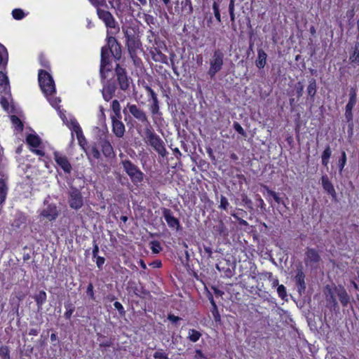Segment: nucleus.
<instances>
[{"label": "nucleus", "mask_w": 359, "mask_h": 359, "mask_svg": "<svg viewBox=\"0 0 359 359\" xmlns=\"http://www.w3.org/2000/svg\"><path fill=\"white\" fill-rule=\"evenodd\" d=\"M121 164L134 184L141 183L144 180V173L132 161L124 160L121 161Z\"/></svg>", "instance_id": "nucleus-1"}, {"label": "nucleus", "mask_w": 359, "mask_h": 359, "mask_svg": "<svg viewBox=\"0 0 359 359\" xmlns=\"http://www.w3.org/2000/svg\"><path fill=\"white\" fill-rule=\"evenodd\" d=\"M39 83L43 92L46 95H51L55 93L54 81L46 71L41 69L39 72Z\"/></svg>", "instance_id": "nucleus-2"}, {"label": "nucleus", "mask_w": 359, "mask_h": 359, "mask_svg": "<svg viewBox=\"0 0 359 359\" xmlns=\"http://www.w3.org/2000/svg\"><path fill=\"white\" fill-rule=\"evenodd\" d=\"M145 134L149 144L156 151V152L162 157L166 156L168 152L165 148L164 142L160 137L149 129L146 130Z\"/></svg>", "instance_id": "nucleus-3"}, {"label": "nucleus", "mask_w": 359, "mask_h": 359, "mask_svg": "<svg viewBox=\"0 0 359 359\" xmlns=\"http://www.w3.org/2000/svg\"><path fill=\"white\" fill-rule=\"evenodd\" d=\"M224 53L219 49L215 50L212 60L210 62V67L208 75L213 78L222 69L223 65Z\"/></svg>", "instance_id": "nucleus-4"}, {"label": "nucleus", "mask_w": 359, "mask_h": 359, "mask_svg": "<svg viewBox=\"0 0 359 359\" xmlns=\"http://www.w3.org/2000/svg\"><path fill=\"white\" fill-rule=\"evenodd\" d=\"M123 32L125 37L126 38V44L128 46V52L130 53L131 57H133V54H135L136 50L140 47L141 42L138 37L136 36L134 30L123 29Z\"/></svg>", "instance_id": "nucleus-5"}, {"label": "nucleus", "mask_w": 359, "mask_h": 359, "mask_svg": "<svg viewBox=\"0 0 359 359\" xmlns=\"http://www.w3.org/2000/svg\"><path fill=\"white\" fill-rule=\"evenodd\" d=\"M304 261L306 266H310L311 269H317L321 261V257L317 250L306 248Z\"/></svg>", "instance_id": "nucleus-6"}, {"label": "nucleus", "mask_w": 359, "mask_h": 359, "mask_svg": "<svg viewBox=\"0 0 359 359\" xmlns=\"http://www.w3.org/2000/svg\"><path fill=\"white\" fill-rule=\"evenodd\" d=\"M68 203L69 207L74 210H79L83 206V198L80 190L75 187H71L69 192Z\"/></svg>", "instance_id": "nucleus-7"}, {"label": "nucleus", "mask_w": 359, "mask_h": 359, "mask_svg": "<svg viewBox=\"0 0 359 359\" xmlns=\"http://www.w3.org/2000/svg\"><path fill=\"white\" fill-rule=\"evenodd\" d=\"M305 277L306 276L303 271L302 264L299 263L298 265H297V273L294 276V282L297 292L300 296L304 293L306 288Z\"/></svg>", "instance_id": "nucleus-8"}, {"label": "nucleus", "mask_w": 359, "mask_h": 359, "mask_svg": "<svg viewBox=\"0 0 359 359\" xmlns=\"http://www.w3.org/2000/svg\"><path fill=\"white\" fill-rule=\"evenodd\" d=\"M115 72L120 88L123 90H126L129 87V82L126 69L122 68L119 64H117Z\"/></svg>", "instance_id": "nucleus-9"}, {"label": "nucleus", "mask_w": 359, "mask_h": 359, "mask_svg": "<svg viewBox=\"0 0 359 359\" xmlns=\"http://www.w3.org/2000/svg\"><path fill=\"white\" fill-rule=\"evenodd\" d=\"M334 294H336L334 292V287L332 288L329 285L325 287V294L326 297V301L328 304L327 306H329L330 309H332L337 312L339 311V307L335 298Z\"/></svg>", "instance_id": "nucleus-10"}, {"label": "nucleus", "mask_w": 359, "mask_h": 359, "mask_svg": "<svg viewBox=\"0 0 359 359\" xmlns=\"http://www.w3.org/2000/svg\"><path fill=\"white\" fill-rule=\"evenodd\" d=\"M104 83V88L102 90L103 98L105 101H109L112 97L114 96L115 91L116 90V84L114 81H111L109 80L105 82L102 81Z\"/></svg>", "instance_id": "nucleus-11"}, {"label": "nucleus", "mask_w": 359, "mask_h": 359, "mask_svg": "<svg viewBox=\"0 0 359 359\" xmlns=\"http://www.w3.org/2000/svg\"><path fill=\"white\" fill-rule=\"evenodd\" d=\"M54 159L65 172H71L72 168L67 156L62 155L58 151H55Z\"/></svg>", "instance_id": "nucleus-12"}, {"label": "nucleus", "mask_w": 359, "mask_h": 359, "mask_svg": "<svg viewBox=\"0 0 359 359\" xmlns=\"http://www.w3.org/2000/svg\"><path fill=\"white\" fill-rule=\"evenodd\" d=\"M107 44L112 55L116 60H119L121 57V48L116 38L109 36L107 38Z\"/></svg>", "instance_id": "nucleus-13"}, {"label": "nucleus", "mask_w": 359, "mask_h": 359, "mask_svg": "<svg viewBox=\"0 0 359 359\" xmlns=\"http://www.w3.org/2000/svg\"><path fill=\"white\" fill-rule=\"evenodd\" d=\"M97 13L99 18L104 22L107 27H115V20L109 11L97 8Z\"/></svg>", "instance_id": "nucleus-14"}, {"label": "nucleus", "mask_w": 359, "mask_h": 359, "mask_svg": "<svg viewBox=\"0 0 359 359\" xmlns=\"http://www.w3.org/2000/svg\"><path fill=\"white\" fill-rule=\"evenodd\" d=\"M163 215L170 227L175 228L177 231L181 229L178 219L173 217L170 209L163 208Z\"/></svg>", "instance_id": "nucleus-15"}, {"label": "nucleus", "mask_w": 359, "mask_h": 359, "mask_svg": "<svg viewBox=\"0 0 359 359\" xmlns=\"http://www.w3.org/2000/svg\"><path fill=\"white\" fill-rule=\"evenodd\" d=\"M58 215L59 210L55 204H49L48 207L41 212V216L47 218L49 221L55 220Z\"/></svg>", "instance_id": "nucleus-16"}, {"label": "nucleus", "mask_w": 359, "mask_h": 359, "mask_svg": "<svg viewBox=\"0 0 359 359\" xmlns=\"http://www.w3.org/2000/svg\"><path fill=\"white\" fill-rule=\"evenodd\" d=\"M322 186L324 190L332 196L333 200L337 199V192L334 188L332 183L329 180L327 175L321 177Z\"/></svg>", "instance_id": "nucleus-17"}, {"label": "nucleus", "mask_w": 359, "mask_h": 359, "mask_svg": "<svg viewBox=\"0 0 359 359\" xmlns=\"http://www.w3.org/2000/svg\"><path fill=\"white\" fill-rule=\"evenodd\" d=\"M334 292L343 306H347L350 302V297L344 286L339 285L334 286Z\"/></svg>", "instance_id": "nucleus-18"}, {"label": "nucleus", "mask_w": 359, "mask_h": 359, "mask_svg": "<svg viewBox=\"0 0 359 359\" xmlns=\"http://www.w3.org/2000/svg\"><path fill=\"white\" fill-rule=\"evenodd\" d=\"M128 107L130 114L137 120L140 121L142 123L148 122L147 117L146 114L140 108H138L135 104H128Z\"/></svg>", "instance_id": "nucleus-19"}, {"label": "nucleus", "mask_w": 359, "mask_h": 359, "mask_svg": "<svg viewBox=\"0 0 359 359\" xmlns=\"http://www.w3.org/2000/svg\"><path fill=\"white\" fill-rule=\"evenodd\" d=\"M111 121L113 133L117 137H122L126 130L124 124L116 117H111Z\"/></svg>", "instance_id": "nucleus-20"}, {"label": "nucleus", "mask_w": 359, "mask_h": 359, "mask_svg": "<svg viewBox=\"0 0 359 359\" xmlns=\"http://www.w3.org/2000/svg\"><path fill=\"white\" fill-rule=\"evenodd\" d=\"M99 144L102 147L103 154L106 157H111L112 155H114L113 147L111 143L106 139L105 135L103 138H100Z\"/></svg>", "instance_id": "nucleus-21"}, {"label": "nucleus", "mask_w": 359, "mask_h": 359, "mask_svg": "<svg viewBox=\"0 0 359 359\" xmlns=\"http://www.w3.org/2000/svg\"><path fill=\"white\" fill-rule=\"evenodd\" d=\"M145 89L151 97L153 104L151 105V111L153 114H157L159 112V104L156 94L149 86H144Z\"/></svg>", "instance_id": "nucleus-22"}, {"label": "nucleus", "mask_w": 359, "mask_h": 359, "mask_svg": "<svg viewBox=\"0 0 359 359\" xmlns=\"http://www.w3.org/2000/svg\"><path fill=\"white\" fill-rule=\"evenodd\" d=\"M0 92L1 94L10 95V85L8 76L0 71Z\"/></svg>", "instance_id": "nucleus-23"}, {"label": "nucleus", "mask_w": 359, "mask_h": 359, "mask_svg": "<svg viewBox=\"0 0 359 359\" xmlns=\"http://www.w3.org/2000/svg\"><path fill=\"white\" fill-rule=\"evenodd\" d=\"M317 92V83L314 78L309 80V85L306 88V93L311 102H314L315 95Z\"/></svg>", "instance_id": "nucleus-24"}, {"label": "nucleus", "mask_w": 359, "mask_h": 359, "mask_svg": "<svg viewBox=\"0 0 359 359\" xmlns=\"http://www.w3.org/2000/svg\"><path fill=\"white\" fill-rule=\"evenodd\" d=\"M266 57L267 54L262 48H259L257 50V59L255 61L256 66L259 69H262L264 67L266 63Z\"/></svg>", "instance_id": "nucleus-25"}, {"label": "nucleus", "mask_w": 359, "mask_h": 359, "mask_svg": "<svg viewBox=\"0 0 359 359\" xmlns=\"http://www.w3.org/2000/svg\"><path fill=\"white\" fill-rule=\"evenodd\" d=\"M208 298L210 300L211 305H212L211 312L212 313L214 320L215 322H219L221 320V317H220L219 313L218 311L217 304L214 300L213 296L210 292H208Z\"/></svg>", "instance_id": "nucleus-26"}, {"label": "nucleus", "mask_w": 359, "mask_h": 359, "mask_svg": "<svg viewBox=\"0 0 359 359\" xmlns=\"http://www.w3.org/2000/svg\"><path fill=\"white\" fill-rule=\"evenodd\" d=\"M26 221L27 219L25 215L21 212H18L16 213L15 219L11 224V226L14 229H20L22 224H25L26 223Z\"/></svg>", "instance_id": "nucleus-27"}, {"label": "nucleus", "mask_w": 359, "mask_h": 359, "mask_svg": "<svg viewBox=\"0 0 359 359\" xmlns=\"http://www.w3.org/2000/svg\"><path fill=\"white\" fill-rule=\"evenodd\" d=\"M349 60L351 63H355L359 65V41L354 43V46L352 48V52L349 56Z\"/></svg>", "instance_id": "nucleus-28"}, {"label": "nucleus", "mask_w": 359, "mask_h": 359, "mask_svg": "<svg viewBox=\"0 0 359 359\" xmlns=\"http://www.w3.org/2000/svg\"><path fill=\"white\" fill-rule=\"evenodd\" d=\"M107 66H111L109 57H104V56L101 57L100 74L102 81H104L107 79V75H105V69Z\"/></svg>", "instance_id": "nucleus-29"}, {"label": "nucleus", "mask_w": 359, "mask_h": 359, "mask_svg": "<svg viewBox=\"0 0 359 359\" xmlns=\"http://www.w3.org/2000/svg\"><path fill=\"white\" fill-rule=\"evenodd\" d=\"M27 143L34 148L39 147L41 141L40 137L37 135L29 134L26 137Z\"/></svg>", "instance_id": "nucleus-30"}, {"label": "nucleus", "mask_w": 359, "mask_h": 359, "mask_svg": "<svg viewBox=\"0 0 359 359\" xmlns=\"http://www.w3.org/2000/svg\"><path fill=\"white\" fill-rule=\"evenodd\" d=\"M332 155V149L330 148V146L328 144L326 146L325 150L323 151L321 158H322V164L327 167L329 163L330 158Z\"/></svg>", "instance_id": "nucleus-31"}, {"label": "nucleus", "mask_w": 359, "mask_h": 359, "mask_svg": "<svg viewBox=\"0 0 359 359\" xmlns=\"http://www.w3.org/2000/svg\"><path fill=\"white\" fill-rule=\"evenodd\" d=\"M213 228L215 231L220 236H226L229 233L228 229L222 220H219L218 224L215 225Z\"/></svg>", "instance_id": "nucleus-32"}, {"label": "nucleus", "mask_w": 359, "mask_h": 359, "mask_svg": "<svg viewBox=\"0 0 359 359\" xmlns=\"http://www.w3.org/2000/svg\"><path fill=\"white\" fill-rule=\"evenodd\" d=\"M8 187L4 179H0V205L5 201Z\"/></svg>", "instance_id": "nucleus-33"}, {"label": "nucleus", "mask_w": 359, "mask_h": 359, "mask_svg": "<svg viewBox=\"0 0 359 359\" xmlns=\"http://www.w3.org/2000/svg\"><path fill=\"white\" fill-rule=\"evenodd\" d=\"M133 291L135 294L140 298L151 297L150 292L146 290L142 285H140L139 287H135Z\"/></svg>", "instance_id": "nucleus-34"}, {"label": "nucleus", "mask_w": 359, "mask_h": 359, "mask_svg": "<svg viewBox=\"0 0 359 359\" xmlns=\"http://www.w3.org/2000/svg\"><path fill=\"white\" fill-rule=\"evenodd\" d=\"M34 299L36 302V305L38 309H40L42 308V305L46 300V293L45 291L41 290L39 292L38 294L34 297Z\"/></svg>", "instance_id": "nucleus-35"}, {"label": "nucleus", "mask_w": 359, "mask_h": 359, "mask_svg": "<svg viewBox=\"0 0 359 359\" xmlns=\"http://www.w3.org/2000/svg\"><path fill=\"white\" fill-rule=\"evenodd\" d=\"M114 338L110 337L107 339L102 340L99 344V347L102 353H104L108 347H113Z\"/></svg>", "instance_id": "nucleus-36"}, {"label": "nucleus", "mask_w": 359, "mask_h": 359, "mask_svg": "<svg viewBox=\"0 0 359 359\" xmlns=\"http://www.w3.org/2000/svg\"><path fill=\"white\" fill-rule=\"evenodd\" d=\"M76 137L79 142V144L81 147V148L85 151L86 155L88 156V158L90 159V155L88 154L87 149H86V145H87V140L85 138L83 132L78 133L76 135Z\"/></svg>", "instance_id": "nucleus-37"}, {"label": "nucleus", "mask_w": 359, "mask_h": 359, "mask_svg": "<svg viewBox=\"0 0 359 359\" xmlns=\"http://www.w3.org/2000/svg\"><path fill=\"white\" fill-rule=\"evenodd\" d=\"M111 109L114 113V116H112L111 117H116V119H121V107H120L119 102L117 100H113L112 104H111Z\"/></svg>", "instance_id": "nucleus-38"}, {"label": "nucleus", "mask_w": 359, "mask_h": 359, "mask_svg": "<svg viewBox=\"0 0 359 359\" xmlns=\"http://www.w3.org/2000/svg\"><path fill=\"white\" fill-rule=\"evenodd\" d=\"M8 62V53L6 48L0 43V65L4 66Z\"/></svg>", "instance_id": "nucleus-39"}, {"label": "nucleus", "mask_w": 359, "mask_h": 359, "mask_svg": "<svg viewBox=\"0 0 359 359\" xmlns=\"http://www.w3.org/2000/svg\"><path fill=\"white\" fill-rule=\"evenodd\" d=\"M11 120L18 130H19V131L23 130V128H24L23 123L17 116L12 115L11 116Z\"/></svg>", "instance_id": "nucleus-40"}, {"label": "nucleus", "mask_w": 359, "mask_h": 359, "mask_svg": "<svg viewBox=\"0 0 359 359\" xmlns=\"http://www.w3.org/2000/svg\"><path fill=\"white\" fill-rule=\"evenodd\" d=\"M201 337V333L194 329H191L189 331V337L188 338L192 342L197 341L199 338Z\"/></svg>", "instance_id": "nucleus-41"}, {"label": "nucleus", "mask_w": 359, "mask_h": 359, "mask_svg": "<svg viewBox=\"0 0 359 359\" xmlns=\"http://www.w3.org/2000/svg\"><path fill=\"white\" fill-rule=\"evenodd\" d=\"M65 307L67 310L65 313V318L67 320H69L72 317V315L74 311L75 307L74 306L73 304L71 302L65 303Z\"/></svg>", "instance_id": "nucleus-42"}, {"label": "nucleus", "mask_w": 359, "mask_h": 359, "mask_svg": "<svg viewBox=\"0 0 359 359\" xmlns=\"http://www.w3.org/2000/svg\"><path fill=\"white\" fill-rule=\"evenodd\" d=\"M1 359H11L10 349L8 346L3 345L0 347Z\"/></svg>", "instance_id": "nucleus-43"}, {"label": "nucleus", "mask_w": 359, "mask_h": 359, "mask_svg": "<svg viewBox=\"0 0 359 359\" xmlns=\"http://www.w3.org/2000/svg\"><path fill=\"white\" fill-rule=\"evenodd\" d=\"M181 5H182V9L187 10V13L189 15H191L193 13L194 8H193L191 0L182 1L181 2Z\"/></svg>", "instance_id": "nucleus-44"}, {"label": "nucleus", "mask_w": 359, "mask_h": 359, "mask_svg": "<svg viewBox=\"0 0 359 359\" xmlns=\"http://www.w3.org/2000/svg\"><path fill=\"white\" fill-rule=\"evenodd\" d=\"M149 245L153 253L157 254L162 250L161 244L158 241H152L150 242Z\"/></svg>", "instance_id": "nucleus-45"}, {"label": "nucleus", "mask_w": 359, "mask_h": 359, "mask_svg": "<svg viewBox=\"0 0 359 359\" xmlns=\"http://www.w3.org/2000/svg\"><path fill=\"white\" fill-rule=\"evenodd\" d=\"M346 154L344 151H342L341 157L339 159V162H338V167H339L340 173L342 172V170L346 165Z\"/></svg>", "instance_id": "nucleus-46"}, {"label": "nucleus", "mask_w": 359, "mask_h": 359, "mask_svg": "<svg viewBox=\"0 0 359 359\" xmlns=\"http://www.w3.org/2000/svg\"><path fill=\"white\" fill-rule=\"evenodd\" d=\"M70 129L74 131L76 135L78 134V133H81L82 132V130L79 124V123L77 122V121L74 118V119H71L70 120Z\"/></svg>", "instance_id": "nucleus-47"}, {"label": "nucleus", "mask_w": 359, "mask_h": 359, "mask_svg": "<svg viewBox=\"0 0 359 359\" xmlns=\"http://www.w3.org/2000/svg\"><path fill=\"white\" fill-rule=\"evenodd\" d=\"M12 15L15 20H21L25 17V13L22 9L15 8L12 11Z\"/></svg>", "instance_id": "nucleus-48"}, {"label": "nucleus", "mask_w": 359, "mask_h": 359, "mask_svg": "<svg viewBox=\"0 0 359 359\" xmlns=\"http://www.w3.org/2000/svg\"><path fill=\"white\" fill-rule=\"evenodd\" d=\"M233 128H234V130L238 133H239L240 135H241L243 137H247V133L244 130V129L242 128V126L238 123V122H234L233 124Z\"/></svg>", "instance_id": "nucleus-49"}, {"label": "nucleus", "mask_w": 359, "mask_h": 359, "mask_svg": "<svg viewBox=\"0 0 359 359\" xmlns=\"http://www.w3.org/2000/svg\"><path fill=\"white\" fill-rule=\"evenodd\" d=\"M212 9L214 11V15L218 22H221V15L219 8V4L217 2H214L212 4Z\"/></svg>", "instance_id": "nucleus-50"}, {"label": "nucleus", "mask_w": 359, "mask_h": 359, "mask_svg": "<svg viewBox=\"0 0 359 359\" xmlns=\"http://www.w3.org/2000/svg\"><path fill=\"white\" fill-rule=\"evenodd\" d=\"M357 101L356 91L354 88H351L349 93V100L348 103L355 105Z\"/></svg>", "instance_id": "nucleus-51"}, {"label": "nucleus", "mask_w": 359, "mask_h": 359, "mask_svg": "<svg viewBox=\"0 0 359 359\" xmlns=\"http://www.w3.org/2000/svg\"><path fill=\"white\" fill-rule=\"evenodd\" d=\"M277 292L282 299H285L287 297L286 288L283 285H280L278 286Z\"/></svg>", "instance_id": "nucleus-52"}, {"label": "nucleus", "mask_w": 359, "mask_h": 359, "mask_svg": "<svg viewBox=\"0 0 359 359\" xmlns=\"http://www.w3.org/2000/svg\"><path fill=\"white\" fill-rule=\"evenodd\" d=\"M296 93L298 98L301 97L303 95L304 85L302 82L299 81L295 85Z\"/></svg>", "instance_id": "nucleus-53"}, {"label": "nucleus", "mask_w": 359, "mask_h": 359, "mask_svg": "<svg viewBox=\"0 0 359 359\" xmlns=\"http://www.w3.org/2000/svg\"><path fill=\"white\" fill-rule=\"evenodd\" d=\"M229 206V202L227 198L224 196L223 195H221L220 196V205L219 206V208L226 210L227 207Z\"/></svg>", "instance_id": "nucleus-54"}, {"label": "nucleus", "mask_w": 359, "mask_h": 359, "mask_svg": "<svg viewBox=\"0 0 359 359\" xmlns=\"http://www.w3.org/2000/svg\"><path fill=\"white\" fill-rule=\"evenodd\" d=\"M154 358L155 359H168V355L163 352V350L161 349L154 353Z\"/></svg>", "instance_id": "nucleus-55"}, {"label": "nucleus", "mask_w": 359, "mask_h": 359, "mask_svg": "<svg viewBox=\"0 0 359 359\" xmlns=\"http://www.w3.org/2000/svg\"><path fill=\"white\" fill-rule=\"evenodd\" d=\"M144 20L149 26L155 24V18L149 14H144Z\"/></svg>", "instance_id": "nucleus-56"}, {"label": "nucleus", "mask_w": 359, "mask_h": 359, "mask_svg": "<svg viewBox=\"0 0 359 359\" xmlns=\"http://www.w3.org/2000/svg\"><path fill=\"white\" fill-rule=\"evenodd\" d=\"M86 293L88 295L90 296V297L94 300L95 299V295L93 292V285L92 283H90L88 285Z\"/></svg>", "instance_id": "nucleus-57"}, {"label": "nucleus", "mask_w": 359, "mask_h": 359, "mask_svg": "<svg viewBox=\"0 0 359 359\" xmlns=\"http://www.w3.org/2000/svg\"><path fill=\"white\" fill-rule=\"evenodd\" d=\"M0 104H1L2 107L8 111V107H9V102H8V100L6 97H5L4 96H2L1 97V100H0Z\"/></svg>", "instance_id": "nucleus-58"}, {"label": "nucleus", "mask_w": 359, "mask_h": 359, "mask_svg": "<svg viewBox=\"0 0 359 359\" xmlns=\"http://www.w3.org/2000/svg\"><path fill=\"white\" fill-rule=\"evenodd\" d=\"M91 154H92L93 156L96 159H99L100 158V156H101L99 150L97 149L95 144L92 147Z\"/></svg>", "instance_id": "nucleus-59"}, {"label": "nucleus", "mask_w": 359, "mask_h": 359, "mask_svg": "<svg viewBox=\"0 0 359 359\" xmlns=\"http://www.w3.org/2000/svg\"><path fill=\"white\" fill-rule=\"evenodd\" d=\"M114 307L118 311L121 315L125 314V310L122 304L118 302H115L114 304Z\"/></svg>", "instance_id": "nucleus-60"}, {"label": "nucleus", "mask_w": 359, "mask_h": 359, "mask_svg": "<svg viewBox=\"0 0 359 359\" xmlns=\"http://www.w3.org/2000/svg\"><path fill=\"white\" fill-rule=\"evenodd\" d=\"M110 50L109 49V47H106V46H104L102 48V50H101V57H109V55H110Z\"/></svg>", "instance_id": "nucleus-61"}, {"label": "nucleus", "mask_w": 359, "mask_h": 359, "mask_svg": "<svg viewBox=\"0 0 359 359\" xmlns=\"http://www.w3.org/2000/svg\"><path fill=\"white\" fill-rule=\"evenodd\" d=\"M231 215L238 221V224L242 226H248V223L243 219L242 218L239 217L236 214H231Z\"/></svg>", "instance_id": "nucleus-62"}, {"label": "nucleus", "mask_w": 359, "mask_h": 359, "mask_svg": "<svg viewBox=\"0 0 359 359\" xmlns=\"http://www.w3.org/2000/svg\"><path fill=\"white\" fill-rule=\"evenodd\" d=\"M196 359H208L207 356H205L201 350L196 349V355L194 356Z\"/></svg>", "instance_id": "nucleus-63"}, {"label": "nucleus", "mask_w": 359, "mask_h": 359, "mask_svg": "<svg viewBox=\"0 0 359 359\" xmlns=\"http://www.w3.org/2000/svg\"><path fill=\"white\" fill-rule=\"evenodd\" d=\"M97 259L96 260V264L97 266V267L101 269L102 268V265L104 264V261H105V259L102 257H95Z\"/></svg>", "instance_id": "nucleus-64"}]
</instances>
